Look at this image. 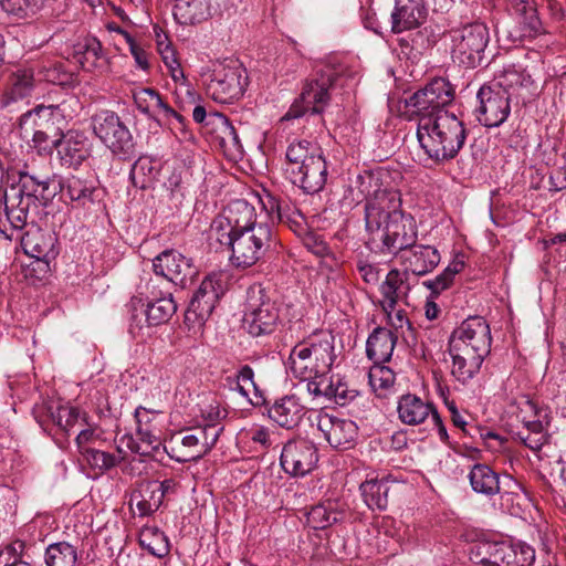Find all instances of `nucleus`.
<instances>
[{"label": "nucleus", "instance_id": "nucleus-1", "mask_svg": "<svg viewBox=\"0 0 566 566\" xmlns=\"http://www.w3.org/2000/svg\"><path fill=\"white\" fill-rule=\"evenodd\" d=\"M396 190L377 189L365 203V228L380 241L379 252L399 258L418 241V226L410 213L400 209Z\"/></svg>", "mask_w": 566, "mask_h": 566}, {"label": "nucleus", "instance_id": "nucleus-2", "mask_svg": "<svg viewBox=\"0 0 566 566\" xmlns=\"http://www.w3.org/2000/svg\"><path fill=\"white\" fill-rule=\"evenodd\" d=\"M468 136L464 123L453 113L423 116L418 120L417 139L424 154L436 164L454 159Z\"/></svg>", "mask_w": 566, "mask_h": 566}, {"label": "nucleus", "instance_id": "nucleus-3", "mask_svg": "<svg viewBox=\"0 0 566 566\" xmlns=\"http://www.w3.org/2000/svg\"><path fill=\"white\" fill-rule=\"evenodd\" d=\"M350 76L348 66L336 57L317 64L312 77L306 81L300 98L291 105L282 120L298 118L308 112L321 114L329 103V91L344 85L345 80Z\"/></svg>", "mask_w": 566, "mask_h": 566}, {"label": "nucleus", "instance_id": "nucleus-4", "mask_svg": "<svg viewBox=\"0 0 566 566\" xmlns=\"http://www.w3.org/2000/svg\"><path fill=\"white\" fill-rule=\"evenodd\" d=\"M337 359L335 337L318 329L298 342L290 353V368L300 379L326 376Z\"/></svg>", "mask_w": 566, "mask_h": 566}, {"label": "nucleus", "instance_id": "nucleus-5", "mask_svg": "<svg viewBox=\"0 0 566 566\" xmlns=\"http://www.w3.org/2000/svg\"><path fill=\"white\" fill-rule=\"evenodd\" d=\"M218 242L231 251L232 265L248 269L269 254L275 243V237L269 224L260 223L258 227L231 235L226 241Z\"/></svg>", "mask_w": 566, "mask_h": 566}, {"label": "nucleus", "instance_id": "nucleus-6", "mask_svg": "<svg viewBox=\"0 0 566 566\" xmlns=\"http://www.w3.org/2000/svg\"><path fill=\"white\" fill-rule=\"evenodd\" d=\"M280 323V308L270 291L262 284L247 290L243 326L254 337L272 334Z\"/></svg>", "mask_w": 566, "mask_h": 566}, {"label": "nucleus", "instance_id": "nucleus-7", "mask_svg": "<svg viewBox=\"0 0 566 566\" xmlns=\"http://www.w3.org/2000/svg\"><path fill=\"white\" fill-rule=\"evenodd\" d=\"M471 559L482 566H531L535 551L523 542H480L471 551Z\"/></svg>", "mask_w": 566, "mask_h": 566}, {"label": "nucleus", "instance_id": "nucleus-8", "mask_svg": "<svg viewBox=\"0 0 566 566\" xmlns=\"http://www.w3.org/2000/svg\"><path fill=\"white\" fill-rule=\"evenodd\" d=\"M94 135L120 159H130L136 154V144L128 127L112 111H101L92 116Z\"/></svg>", "mask_w": 566, "mask_h": 566}, {"label": "nucleus", "instance_id": "nucleus-9", "mask_svg": "<svg viewBox=\"0 0 566 566\" xmlns=\"http://www.w3.org/2000/svg\"><path fill=\"white\" fill-rule=\"evenodd\" d=\"M451 35V55L454 62L467 69L481 65L489 43V29L484 23L473 22L454 29Z\"/></svg>", "mask_w": 566, "mask_h": 566}, {"label": "nucleus", "instance_id": "nucleus-10", "mask_svg": "<svg viewBox=\"0 0 566 566\" xmlns=\"http://www.w3.org/2000/svg\"><path fill=\"white\" fill-rule=\"evenodd\" d=\"M245 86V70L242 65L231 61L213 66L206 84V91L218 103H232L243 95Z\"/></svg>", "mask_w": 566, "mask_h": 566}, {"label": "nucleus", "instance_id": "nucleus-11", "mask_svg": "<svg viewBox=\"0 0 566 566\" xmlns=\"http://www.w3.org/2000/svg\"><path fill=\"white\" fill-rule=\"evenodd\" d=\"M256 210L244 199L232 200L216 217L210 227V237L216 241H226L231 235L258 227Z\"/></svg>", "mask_w": 566, "mask_h": 566}, {"label": "nucleus", "instance_id": "nucleus-12", "mask_svg": "<svg viewBox=\"0 0 566 566\" xmlns=\"http://www.w3.org/2000/svg\"><path fill=\"white\" fill-rule=\"evenodd\" d=\"M454 93V87L448 80L436 77L407 98L406 106L415 108L419 118L450 113L446 107L453 101Z\"/></svg>", "mask_w": 566, "mask_h": 566}, {"label": "nucleus", "instance_id": "nucleus-13", "mask_svg": "<svg viewBox=\"0 0 566 566\" xmlns=\"http://www.w3.org/2000/svg\"><path fill=\"white\" fill-rule=\"evenodd\" d=\"M479 107L475 109L478 120L485 127H499L511 113V95L494 83L480 87Z\"/></svg>", "mask_w": 566, "mask_h": 566}, {"label": "nucleus", "instance_id": "nucleus-14", "mask_svg": "<svg viewBox=\"0 0 566 566\" xmlns=\"http://www.w3.org/2000/svg\"><path fill=\"white\" fill-rule=\"evenodd\" d=\"M229 281L230 275L224 271L208 274L193 294L188 314H193L197 319L202 322L208 319L220 297L226 293Z\"/></svg>", "mask_w": 566, "mask_h": 566}, {"label": "nucleus", "instance_id": "nucleus-15", "mask_svg": "<svg viewBox=\"0 0 566 566\" xmlns=\"http://www.w3.org/2000/svg\"><path fill=\"white\" fill-rule=\"evenodd\" d=\"M280 461L282 469L287 474L305 476L317 464V448L306 439L290 440L282 449Z\"/></svg>", "mask_w": 566, "mask_h": 566}, {"label": "nucleus", "instance_id": "nucleus-16", "mask_svg": "<svg viewBox=\"0 0 566 566\" xmlns=\"http://www.w3.org/2000/svg\"><path fill=\"white\" fill-rule=\"evenodd\" d=\"M156 276L163 277L166 285H181L193 279L197 269L192 260L176 250H165L153 260Z\"/></svg>", "mask_w": 566, "mask_h": 566}, {"label": "nucleus", "instance_id": "nucleus-17", "mask_svg": "<svg viewBox=\"0 0 566 566\" xmlns=\"http://www.w3.org/2000/svg\"><path fill=\"white\" fill-rule=\"evenodd\" d=\"M493 83L510 94L516 104L525 105L537 95V85L532 75L518 65L505 66Z\"/></svg>", "mask_w": 566, "mask_h": 566}, {"label": "nucleus", "instance_id": "nucleus-18", "mask_svg": "<svg viewBox=\"0 0 566 566\" xmlns=\"http://www.w3.org/2000/svg\"><path fill=\"white\" fill-rule=\"evenodd\" d=\"M517 417L523 428L515 433V439L533 451H539L548 442V434L539 419L536 405L527 398L518 402Z\"/></svg>", "mask_w": 566, "mask_h": 566}, {"label": "nucleus", "instance_id": "nucleus-19", "mask_svg": "<svg viewBox=\"0 0 566 566\" xmlns=\"http://www.w3.org/2000/svg\"><path fill=\"white\" fill-rule=\"evenodd\" d=\"M491 332L486 321L481 316H471L458 326L449 338L450 347L464 345L467 348L490 353Z\"/></svg>", "mask_w": 566, "mask_h": 566}, {"label": "nucleus", "instance_id": "nucleus-20", "mask_svg": "<svg viewBox=\"0 0 566 566\" xmlns=\"http://www.w3.org/2000/svg\"><path fill=\"white\" fill-rule=\"evenodd\" d=\"M53 145L61 165L69 168H78L91 156V142L80 130L60 132V137L53 140Z\"/></svg>", "mask_w": 566, "mask_h": 566}, {"label": "nucleus", "instance_id": "nucleus-21", "mask_svg": "<svg viewBox=\"0 0 566 566\" xmlns=\"http://www.w3.org/2000/svg\"><path fill=\"white\" fill-rule=\"evenodd\" d=\"M317 429L335 449H349L358 434L356 423L346 418L322 412L316 417Z\"/></svg>", "mask_w": 566, "mask_h": 566}, {"label": "nucleus", "instance_id": "nucleus-22", "mask_svg": "<svg viewBox=\"0 0 566 566\" xmlns=\"http://www.w3.org/2000/svg\"><path fill=\"white\" fill-rule=\"evenodd\" d=\"M260 202L272 222L284 223L294 232L304 230L302 212L286 197L264 190Z\"/></svg>", "mask_w": 566, "mask_h": 566}, {"label": "nucleus", "instance_id": "nucleus-23", "mask_svg": "<svg viewBox=\"0 0 566 566\" xmlns=\"http://www.w3.org/2000/svg\"><path fill=\"white\" fill-rule=\"evenodd\" d=\"M62 118L61 105H39L20 117V133L23 137H29L31 132L52 133L53 130H60L57 124Z\"/></svg>", "mask_w": 566, "mask_h": 566}, {"label": "nucleus", "instance_id": "nucleus-24", "mask_svg": "<svg viewBox=\"0 0 566 566\" xmlns=\"http://www.w3.org/2000/svg\"><path fill=\"white\" fill-rule=\"evenodd\" d=\"M20 241L25 254L39 261L49 263L57 255L55 234L42 230L35 223L29 226L28 230L20 237Z\"/></svg>", "mask_w": 566, "mask_h": 566}, {"label": "nucleus", "instance_id": "nucleus-25", "mask_svg": "<svg viewBox=\"0 0 566 566\" xmlns=\"http://www.w3.org/2000/svg\"><path fill=\"white\" fill-rule=\"evenodd\" d=\"M452 358L451 375L455 380L465 385L480 371L489 353L467 348L464 345L448 348Z\"/></svg>", "mask_w": 566, "mask_h": 566}, {"label": "nucleus", "instance_id": "nucleus-26", "mask_svg": "<svg viewBox=\"0 0 566 566\" xmlns=\"http://www.w3.org/2000/svg\"><path fill=\"white\" fill-rule=\"evenodd\" d=\"M468 479L472 490L486 497L501 493L502 505L513 501L514 491L501 492L500 475L485 463H475L471 467Z\"/></svg>", "mask_w": 566, "mask_h": 566}, {"label": "nucleus", "instance_id": "nucleus-27", "mask_svg": "<svg viewBox=\"0 0 566 566\" xmlns=\"http://www.w3.org/2000/svg\"><path fill=\"white\" fill-rule=\"evenodd\" d=\"M399 259L408 273L422 276L438 266L441 256L434 247L416 242L403 251Z\"/></svg>", "mask_w": 566, "mask_h": 566}, {"label": "nucleus", "instance_id": "nucleus-28", "mask_svg": "<svg viewBox=\"0 0 566 566\" xmlns=\"http://www.w3.org/2000/svg\"><path fill=\"white\" fill-rule=\"evenodd\" d=\"M323 156V150L317 143L307 139H294L285 151V175L289 178L302 171L311 161Z\"/></svg>", "mask_w": 566, "mask_h": 566}, {"label": "nucleus", "instance_id": "nucleus-29", "mask_svg": "<svg viewBox=\"0 0 566 566\" xmlns=\"http://www.w3.org/2000/svg\"><path fill=\"white\" fill-rule=\"evenodd\" d=\"M304 413L305 408L295 395H287L276 399L268 409L269 418L286 429L296 427Z\"/></svg>", "mask_w": 566, "mask_h": 566}, {"label": "nucleus", "instance_id": "nucleus-30", "mask_svg": "<svg viewBox=\"0 0 566 566\" xmlns=\"http://www.w3.org/2000/svg\"><path fill=\"white\" fill-rule=\"evenodd\" d=\"M328 176L327 163L324 156L311 161L308 166L298 174L289 178L296 187L308 195H315L322 191L326 185Z\"/></svg>", "mask_w": 566, "mask_h": 566}, {"label": "nucleus", "instance_id": "nucleus-31", "mask_svg": "<svg viewBox=\"0 0 566 566\" xmlns=\"http://www.w3.org/2000/svg\"><path fill=\"white\" fill-rule=\"evenodd\" d=\"M426 15L422 0H396V9L391 14L395 33L415 29L421 24Z\"/></svg>", "mask_w": 566, "mask_h": 566}, {"label": "nucleus", "instance_id": "nucleus-32", "mask_svg": "<svg viewBox=\"0 0 566 566\" xmlns=\"http://www.w3.org/2000/svg\"><path fill=\"white\" fill-rule=\"evenodd\" d=\"M409 273L398 269H391L385 281L380 285V293L382 296V310H394L399 301L407 298L410 292L408 283Z\"/></svg>", "mask_w": 566, "mask_h": 566}, {"label": "nucleus", "instance_id": "nucleus-33", "mask_svg": "<svg viewBox=\"0 0 566 566\" xmlns=\"http://www.w3.org/2000/svg\"><path fill=\"white\" fill-rule=\"evenodd\" d=\"M398 335L385 327H376L366 343V353L375 365H382L390 360Z\"/></svg>", "mask_w": 566, "mask_h": 566}, {"label": "nucleus", "instance_id": "nucleus-34", "mask_svg": "<svg viewBox=\"0 0 566 566\" xmlns=\"http://www.w3.org/2000/svg\"><path fill=\"white\" fill-rule=\"evenodd\" d=\"M398 417L405 424L417 426L431 416L436 408L432 403L422 400L420 397L407 394L400 397L397 406Z\"/></svg>", "mask_w": 566, "mask_h": 566}, {"label": "nucleus", "instance_id": "nucleus-35", "mask_svg": "<svg viewBox=\"0 0 566 566\" xmlns=\"http://www.w3.org/2000/svg\"><path fill=\"white\" fill-rule=\"evenodd\" d=\"M134 102L137 108L150 116L155 117L156 114H163L166 117H174L180 124L184 123V117L172 109L167 103L164 102L160 94L153 88H140L134 93Z\"/></svg>", "mask_w": 566, "mask_h": 566}, {"label": "nucleus", "instance_id": "nucleus-36", "mask_svg": "<svg viewBox=\"0 0 566 566\" xmlns=\"http://www.w3.org/2000/svg\"><path fill=\"white\" fill-rule=\"evenodd\" d=\"M207 126H211V130L219 140L220 146L229 153H241L242 145L239 135L227 116L221 113L209 114Z\"/></svg>", "mask_w": 566, "mask_h": 566}, {"label": "nucleus", "instance_id": "nucleus-37", "mask_svg": "<svg viewBox=\"0 0 566 566\" xmlns=\"http://www.w3.org/2000/svg\"><path fill=\"white\" fill-rule=\"evenodd\" d=\"M74 60L85 71L104 70L107 66L106 57L102 52V44L95 38L85 39L76 44Z\"/></svg>", "mask_w": 566, "mask_h": 566}, {"label": "nucleus", "instance_id": "nucleus-38", "mask_svg": "<svg viewBox=\"0 0 566 566\" xmlns=\"http://www.w3.org/2000/svg\"><path fill=\"white\" fill-rule=\"evenodd\" d=\"M363 500L370 510H385L388 505V496L391 482L388 478L370 479L359 486Z\"/></svg>", "mask_w": 566, "mask_h": 566}, {"label": "nucleus", "instance_id": "nucleus-39", "mask_svg": "<svg viewBox=\"0 0 566 566\" xmlns=\"http://www.w3.org/2000/svg\"><path fill=\"white\" fill-rule=\"evenodd\" d=\"M160 494H156L146 482L139 489L134 490L129 497V509L135 515L146 517L155 513L163 504Z\"/></svg>", "mask_w": 566, "mask_h": 566}, {"label": "nucleus", "instance_id": "nucleus-40", "mask_svg": "<svg viewBox=\"0 0 566 566\" xmlns=\"http://www.w3.org/2000/svg\"><path fill=\"white\" fill-rule=\"evenodd\" d=\"M35 85L34 72L31 67H20L12 72L8 78L7 96L10 101H18L29 96Z\"/></svg>", "mask_w": 566, "mask_h": 566}, {"label": "nucleus", "instance_id": "nucleus-41", "mask_svg": "<svg viewBox=\"0 0 566 566\" xmlns=\"http://www.w3.org/2000/svg\"><path fill=\"white\" fill-rule=\"evenodd\" d=\"M177 311V304L171 296L148 301L146 310H142L148 326H158L167 323Z\"/></svg>", "mask_w": 566, "mask_h": 566}, {"label": "nucleus", "instance_id": "nucleus-42", "mask_svg": "<svg viewBox=\"0 0 566 566\" xmlns=\"http://www.w3.org/2000/svg\"><path fill=\"white\" fill-rule=\"evenodd\" d=\"M343 514L335 509L333 502H326L313 506L306 515L307 524L314 530H324L337 523Z\"/></svg>", "mask_w": 566, "mask_h": 566}, {"label": "nucleus", "instance_id": "nucleus-43", "mask_svg": "<svg viewBox=\"0 0 566 566\" xmlns=\"http://www.w3.org/2000/svg\"><path fill=\"white\" fill-rule=\"evenodd\" d=\"M117 453L114 454L92 448L91 450H85L82 457L92 469L98 470L102 473L113 469L126 459L125 452L120 447L117 448Z\"/></svg>", "mask_w": 566, "mask_h": 566}, {"label": "nucleus", "instance_id": "nucleus-44", "mask_svg": "<svg viewBox=\"0 0 566 566\" xmlns=\"http://www.w3.org/2000/svg\"><path fill=\"white\" fill-rule=\"evenodd\" d=\"M76 562V549L66 542L51 544L45 551L48 566H75Z\"/></svg>", "mask_w": 566, "mask_h": 566}, {"label": "nucleus", "instance_id": "nucleus-45", "mask_svg": "<svg viewBox=\"0 0 566 566\" xmlns=\"http://www.w3.org/2000/svg\"><path fill=\"white\" fill-rule=\"evenodd\" d=\"M32 202H34L32 196L25 195L21 196L17 205L13 202L6 205L7 219L14 230H28L29 226L34 223L33 221L28 220L29 207Z\"/></svg>", "mask_w": 566, "mask_h": 566}, {"label": "nucleus", "instance_id": "nucleus-46", "mask_svg": "<svg viewBox=\"0 0 566 566\" xmlns=\"http://www.w3.org/2000/svg\"><path fill=\"white\" fill-rule=\"evenodd\" d=\"M158 170L155 161L147 157H139L130 169V179L135 187L145 189L156 178Z\"/></svg>", "mask_w": 566, "mask_h": 566}, {"label": "nucleus", "instance_id": "nucleus-47", "mask_svg": "<svg viewBox=\"0 0 566 566\" xmlns=\"http://www.w3.org/2000/svg\"><path fill=\"white\" fill-rule=\"evenodd\" d=\"M464 269V262L453 260L442 273L432 280H427L422 284L431 291L432 295L438 296L441 292L449 289L453 283L454 276Z\"/></svg>", "mask_w": 566, "mask_h": 566}, {"label": "nucleus", "instance_id": "nucleus-48", "mask_svg": "<svg viewBox=\"0 0 566 566\" xmlns=\"http://www.w3.org/2000/svg\"><path fill=\"white\" fill-rule=\"evenodd\" d=\"M140 545L155 557H165L169 553V543L165 534L157 528L144 530L139 537Z\"/></svg>", "mask_w": 566, "mask_h": 566}, {"label": "nucleus", "instance_id": "nucleus-49", "mask_svg": "<svg viewBox=\"0 0 566 566\" xmlns=\"http://www.w3.org/2000/svg\"><path fill=\"white\" fill-rule=\"evenodd\" d=\"M368 382L377 396L385 397L394 386L395 374L388 367L375 365L368 373Z\"/></svg>", "mask_w": 566, "mask_h": 566}, {"label": "nucleus", "instance_id": "nucleus-50", "mask_svg": "<svg viewBox=\"0 0 566 566\" xmlns=\"http://www.w3.org/2000/svg\"><path fill=\"white\" fill-rule=\"evenodd\" d=\"M62 191L72 201H78L82 205H85L87 201L92 200L93 187L86 180L71 176L66 178L62 185Z\"/></svg>", "mask_w": 566, "mask_h": 566}, {"label": "nucleus", "instance_id": "nucleus-51", "mask_svg": "<svg viewBox=\"0 0 566 566\" xmlns=\"http://www.w3.org/2000/svg\"><path fill=\"white\" fill-rule=\"evenodd\" d=\"M1 8L17 19L35 15L42 6V0H0Z\"/></svg>", "mask_w": 566, "mask_h": 566}, {"label": "nucleus", "instance_id": "nucleus-52", "mask_svg": "<svg viewBox=\"0 0 566 566\" xmlns=\"http://www.w3.org/2000/svg\"><path fill=\"white\" fill-rule=\"evenodd\" d=\"M329 384L331 388L329 391H327V399L333 400L339 406L348 405L359 395L357 389L350 388L349 385L339 376H332L329 378Z\"/></svg>", "mask_w": 566, "mask_h": 566}, {"label": "nucleus", "instance_id": "nucleus-53", "mask_svg": "<svg viewBox=\"0 0 566 566\" xmlns=\"http://www.w3.org/2000/svg\"><path fill=\"white\" fill-rule=\"evenodd\" d=\"M135 418L137 421V436L139 437L142 443L146 444V449L151 451L158 450L160 446L159 438L150 431L147 426L149 421V416L147 409L143 407H138L135 410Z\"/></svg>", "mask_w": 566, "mask_h": 566}, {"label": "nucleus", "instance_id": "nucleus-54", "mask_svg": "<svg viewBox=\"0 0 566 566\" xmlns=\"http://www.w3.org/2000/svg\"><path fill=\"white\" fill-rule=\"evenodd\" d=\"M387 314L388 322L390 326L395 329V334L398 337H402L406 342H409V338H413V329L411 323L409 322L406 312L403 310H384Z\"/></svg>", "mask_w": 566, "mask_h": 566}, {"label": "nucleus", "instance_id": "nucleus-55", "mask_svg": "<svg viewBox=\"0 0 566 566\" xmlns=\"http://www.w3.org/2000/svg\"><path fill=\"white\" fill-rule=\"evenodd\" d=\"M158 46H159V52L161 54L163 61H164L165 65L167 66L171 78L175 82L181 81L182 84L186 85L187 80H186L184 70H182L179 61L176 57L175 50L170 46L169 43L164 45L163 42H159Z\"/></svg>", "mask_w": 566, "mask_h": 566}, {"label": "nucleus", "instance_id": "nucleus-56", "mask_svg": "<svg viewBox=\"0 0 566 566\" xmlns=\"http://www.w3.org/2000/svg\"><path fill=\"white\" fill-rule=\"evenodd\" d=\"M51 416L53 422L65 433H70L80 420V411L71 406H59Z\"/></svg>", "mask_w": 566, "mask_h": 566}, {"label": "nucleus", "instance_id": "nucleus-57", "mask_svg": "<svg viewBox=\"0 0 566 566\" xmlns=\"http://www.w3.org/2000/svg\"><path fill=\"white\" fill-rule=\"evenodd\" d=\"M181 454L171 455L179 462H186L190 460L201 459L203 455L198 446V437L195 436L193 431L186 433L181 440Z\"/></svg>", "mask_w": 566, "mask_h": 566}, {"label": "nucleus", "instance_id": "nucleus-58", "mask_svg": "<svg viewBox=\"0 0 566 566\" xmlns=\"http://www.w3.org/2000/svg\"><path fill=\"white\" fill-rule=\"evenodd\" d=\"M237 389L243 397H249L255 392L258 387L254 382V371L249 365L242 366L237 374Z\"/></svg>", "mask_w": 566, "mask_h": 566}, {"label": "nucleus", "instance_id": "nucleus-59", "mask_svg": "<svg viewBox=\"0 0 566 566\" xmlns=\"http://www.w3.org/2000/svg\"><path fill=\"white\" fill-rule=\"evenodd\" d=\"M174 284L166 285V282L163 277L156 276L155 279H150L145 284V294L148 301H156L158 298H164L166 296H171V287Z\"/></svg>", "mask_w": 566, "mask_h": 566}, {"label": "nucleus", "instance_id": "nucleus-60", "mask_svg": "<svg viewBox=\"0 0 566 566\" xmlns=\"http://www.w3.org/2000/svg\"><path fill=\"white\" fill-rule=\"evenodd\" d=\"M23 547V542L18 541L2 549L0 552V566H34L18 556V551H22Z\"/></svg>", "mask_w": 566, "mask_h": 566}, {"label": "nucleus", "instance_id": "nucleus-61", "mask_svg": "<svg viewBox=\"0 0 566 566\" xmlns=\"http://www.w3.org/2000/svg\"><path fill=\"white\" fill-rule=\"evenodd\" d=\"M22 178L23 189L30 190L28 195L32 196L33 200L38 197L43 199L48 198L46 191L49 189V179H41L29 174H24Z\"/></svg>", "mask_w": 566, "mask_h": 566}, {"label": "nucleus", "instance_id": "nucleus-62", "mask_svg": "<svg viewBox=\"0 0 566 566\" xmlns=\"http://www.w3.org/2000/svg\"><path fill=\"white\" fill-rule=\"evenodd\" d=\"M304 247L317 256H327L331 254L327 243L317 234L308 233L303 240Z\"/></svg>", "mask_w": 566, "mask_h": 566}, {"label": "nucleus", "instance_id": "nucleus-63", "mask_svg": "<svg viewBox=\"0 0 566 566\" xmlns=\"http://www.w3.org/2000/svg\"><path fill=\"white\" fill-rule=\"evenodd\" d=\"M50 134L41 130L30 133L31 147L36 149L40 155L51 154L54 148L53 142L50 140Z\"/></svg>", "mask_w": 566, "mask_h": 566}, {"label": "nucleus", "instance_id": "nucleus-64", "mask_svg": "<svg viewBox=\"0 0 566 566\" xmlns=\"http://www.w3.org/2000/svg\"><path fill=\"white\" fill-rule=\"evenodd\" d=\"M147 483L156 494H160L159 496L161 502L166 496L175 494L179 488V482L174 478L165 479L161 482L148 481Z\"/></svg>", "mask_w": 566, "mask_h": 566}]
</instances>
